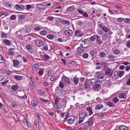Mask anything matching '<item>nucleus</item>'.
I'll use <instances>...</instances> for the list:
<instances>
[{"label": "nucleus", "mask_w": 130, "mask_h": 130, "mask_svg": "<svg viewBox=\"0 0 130 130\" xmlns=\"http://www.w3.org/2000/svg\"><path fill=\"white\" fill-rule=\"evenodd\" d=\"M13 62L14 66L15 67L17 66L20 64L19 61L16 59H14L13 61Z\"/></svg>", "instance_id": "obj_32"}, {"label": "nucleus", "mask_w": 130, "mask_h": 130, "mask_svg": "<svg viewBox=\"0 0 130 130\" xmlns=\"http://www.w3.org/2000/svg\"><path fill=\"white\" fill-rule=\"evenodd\" d=\"M80 40L82 41L80 44L82 46L85 48H87L90 46L91 42L88 39H82Z\"/></svg>", "instance_id": "obj_1"}, {"label": "nucleus", "mask_w": 130, "mask_h": 130, "mask_svg": "<svg viewBox=\"0 0 130 130\" xmlns=\"http://www.w3.org/2000/svg\"><path fill=\"white\" fill-rule=\"evenodd\" d=\"M106 53L104 52H101L99 54V56L101 57H106Z\"/></svg>", "instance_id": "obj_30"}, {"label": "nucleus", "mask_w": 130, "mask_h": 130, "mask_svg": "<svg viewBox=\"0 0 130 130\" xmlns=\"http://www.w3.org/2000/svg\"><path fill=\"white\" fill-rule=\"evenodd\" d=\"M105 113H99L98 116L99 118H100L103 116H105Z\"/></svg>", "instance_id": "obj_58"}, {"label": "nucleus", "mask_w": 130, "mask_h": 130, "mask_svg": "<svg viewBox=\"0 0 130 130\" xmlns=\"http://www.w3.org/2000/svg\"><path fill=\"white\" fill-rule=\"evenodd\" d=\"M77 10L79 13L80 14H82L84 13V11L81 8H78L77 9Z\"/></svg>", "instance_id": "obj_41"}, {"label": "nucleus", "mask_w": 130, "mask_h": 130, "mask_svg": "<svg viewBox=\"0 0 130 130\" xmlns=\"http://www.w3.org/2000/svg\"><path fill=\"white\" fill-rule=\"evenodd\" d=\"M85 120V119H81L79 118V121L78 122V123H77V125H78V124H80L81 123L83 122Z\"/></svg>", "instance_id": "obj_56"}, {"label": "nucleus", "mask_w": 130, "mask_h": 130, "mask_svg": "<svg viewBox=\"0 0 130 130\" xmlns=\"http://www.w3.org/2000/svg\"><path fill=\"white\" fill-rule=\"evenodd\" d=\"M36 6L37 8L41 9H43L45 7V5L42 3L37 4H36Z\"/></svg>", "instance_id": "obj_21"}, {"label": "nucleus", "mask_w": 130, "mask_h": 130, "mask_svg": "<svg viewBox=\"0 0 130 130\" xmlns=\"http://www.w3.org/2000/svg\"><path fill=\"white\" fill-rule=\"evenodd\" d=\"M67 102L68 101L67 99H63L62 103H61V104L63 106V108H64L66 107Z\"/></svg>", "instance_id": "obj_25"}, {"label": "nucleus", "mask_w": 130, "mask_h": 130, "mask_svg": "<svg viewBox=\"0 0 130 130\" xmlns=\"http://www.w3.org/2000/svg\"><path fill=\"white\" fill-rule=\"evenodd\" d=\"M39 66L38 64H35L32 66V70L34 72H36L39 70Z\"/></svg>", "instance_id": "obj_14"}, {"label": "nucleus", "mask_w": 130, "mask_h": 130, "mask_svg": "<svg viewBox=\"0 0 130 130\" xmlns=\"http://www.w3.org/2000/svg\"><path fill=\"white\" fill-rule=\"evenodd\" d=\"M16 18V16L15 15H12L10 17V19L12 20H14Z\"/></svg>", "instance_id": "obj_57"}, {"label": "nucleus", "mask_w": 130, "mask_h": 130, "mask_svg": "<svg viewBox=\"0 0 130 130\" xmlns=\"http://www.w3.org/2000/svg\"><path fill=\"white\" fill-rule=\"evenodd\" d=\"M96 35H94L93 36H91L89 38V40L93 42L95 41L96 39Z\"/></svg>", "instance_id": "obj_36"}, {"label": "nucleus", "mask_w": 130, "mask_h": 130, "mask_svg": "<svg viewBox=\"0 0 130 130\" xmlns=\"http://www.w3.org/2000/svg\"><path fill=\"white\" fill-rule=\"evenodd\" d=\"M113 72V71H112L110 75H111L112 77V80L117 81L118 79V71H114Z\"/></svg>", "instance_id": "obj_3"}, {"label": "nucleus", "mask_w": 130, "mask_h": 130, "mask_svg": "<svg viewBox=\"0 0 130 130\" xmlns=\"http://www.w3.org/2000/svg\"><path fill=\"white\" fill-rule=\"evenodd\" d=\"M47 37L49 39L52 40L54 38L55 36L52 34H50L47 35Z\"/></svg>", "instance_id": "obj_33"}, {"label": "nucleus", "mask_w": 130, "mask_h": 130, "mask_svg": "<svg viewBox=\"0 0 130 130\" xmlns=\"http://www.w3.org/2000/svg\"><path fill=\"white\" fill-rule=\"evenodd\" d=\"M64 82H60V84L59 85V86L61 88H62L64 87V84L63 83Z\"/></svg>", "instance_id": "obj_54"}, {"label": "nucleus", "mask_w": 130, "mask_h": 130, "mask_svg": "<svg viewBox=\"0 0 130 130\" xmlns=\"http://www.w3.org/2000/svg\"><path fill=\"white\" fill-rule=\"evenodd\" d=\"M39 53L40 54V57L43 59L45 61H47L49 60L50 58V57L47 54H44V55H42L41 54L42 53V52H39Z\"/></svg>", "instance_id": "obj_11"}, {"label": "nucleus", "mask_w": 130, "mask_h": 130, "mask_svg": "<svg viewBox=\"0 0 130 130\" xmlns=\"http://www.w3.org/2000/svg\"><path fill=\"white\" fill-rule=\"evenodd\" d=\"M120 53V51L118 49L115 50L114 51L113 53L116 55H118Z\"/></svg>", "instance_id": "obj_53"}, {"label": "nucleus", "mask_w": 130, "mask_h": 130, "mask_svg": "<svg viewBox=\"0 0 130 130\" xmlns=\"http://www.w3.org/2000/svg\"><path fill=\"white\" fill-rule=\"evenodd\" d=\"M89 54L87 53H85L83 55V57L84 58H88L89 56Z\"/></svg>", "instance_id": "obj_51"}, {"label": "nucleus", "mask_w": 130, "mask_h": 130, "mask_svg": "<svg viewBox=\"0 0 130 130\" xmlns=\"http://www.w3.org/2000/svg\"><path fill=\"white\" fill-rule=\"evenodd\" d=\"M60 98H57L55 99V101L54 102L55 105H57V104L59 102Z\"/></svg>", "instance_id": "obj_50"}, {"label": "nucleus", "mask_w": 130, "mask_h": 130, "mask_svg": "<svg viewBox=\"0 0 130 130\" xmlns=\"http://www.w3.org/2000/svg\"><path fill=\"white\" fill-rule=\"evenodd\" d=\"M5 61V59L2 55L0 54V63H4Z\"/></svg>", "instance_id": "obj_40"}, {"label": "nucleus", "mask_w": 130, "mask_h": 130, "mask_svg": "<svg viewBox=\"0 0 130 130\" xmlns=\"http://www.w3.org/2000/svg\"><path fill=\"white\" fill-rule=\"evenodd\" d=\"M32 7V6L31 5H26V9L27 10H30Z\"/></svg>", "instance_id": "obj_59"}, {"label": "nucleus", "mask_w": 130, "mask_h": 130, "mask_svg": "<svg viewBox=\"0 0 130 130\" xmlns=\"http://www.w3.org/2000/svg\"><path fill=\"white\" fill-rule=\"evenodd\" d=\"M62 81H69V78L67 77L64 76L62 78Z\"/></svg>", "instance_id": "obj_44"}, {"label": "nucleus", "mask_w": 130, "mask_h": 130, "mask_svg": "<svg viewBox=\"0 0 130 130\" xmlns=\"http://www.w3.org/2000/svg\"><path fill=\"white\" fill-rule=\"evenodd\" d=\"M126 46L128 48H130V41H128L126 44Z\"/></svg>", "instance_id": "obj_64"}, {"label": "nucleus", "mask_w": 130, "mask_h": 130, "mask_svg": "<svg viewBox=\"0 0 130 130\" xmlns=\"http://www.w3.org/2000/svg\"><path fill=\"white\" fill-rule=\"evenodd\" d=\"M63 108V106L61 104H59L57 106V108H58V109H61L62 108Z\"/></svg>", "instance_id": "obj_63"}, {"label": "nucleus", "mask_w": 130, "mask_h": 130, "mask_svg": "<svg viewBox=\"0 0 130 130\" xmlns=\"http://www.w3.org/2000/svg\"><path fill=\"white\" fill-rule=\"evenodd\" d=\"M124 18H119L117 19V21L119 23L122 22L124 21Z\"/></svg>", "instance_id": "obj_45"}, {"label": "nucleus", "mask_w": 130, "mask_h": 130, "mask_svg": "<svg viewBox=\"0 0 130 130\" xmlns=\"http://www.w3.org/2000/svg\"><path fill=\"white\" fill-rule=\"evenodd\" d=\"M11 88L14 90H16L19 88V87L17 85H15L12 86Z\"/></svg>", "instance_id": "obj_42"}, {"label": "nucleus", "mask_w": 130, "mask_h": 130, "mask_svg": "<svg viewBox=\"0 0 130 130\" xmlns=\"http://www.w3.org/2000/svg\"><path fill=\"white\" fill-rule=\"evenodd\" d=\"M120 130H128V129L126 126L123 125H121L119 126Z\"/></svg>", "instance_id": "obj_26"}, {"label": "nucleus", "mask_w": 130, "mask_h": 130, "mask_svg": "<svg viewBox=\"0 0 130 130\" xmlns=\"http://www.w3.org/2000/svg\"><path fill=\"white\" fill-rule=\"evenodd\" d=\"M99 27L101 28L103 31L106 33L108 32L109 29L108 28L105 26V25L103 23H101L98 25Z\"/></svg>", "instance_id": "obj_9"}, {"label": "nucleus", "mask_w": 130, "mask_h": 130, "mask_svg": "<svg viewBox=\"0 0 130 130\" xmlns=\"http://www.w3.org/2000/svg\"><path fill=\"white\" fill-rule=\"evenodd\" d=\"M93 88L95 91H99L101 88V85L99 84H95L93 85Z\"/></svg>", "instance_id": "obj_16"}, {"label": "nucleus", "mask_w": 130, "mask_h": 130, "mask_svg": "<svg viewBox=\"0 0 130 130\" xmlns=\"http://www.w3.org/2000/svg\"><path fill=\"white\" fill-rule=\"evenodd\" d=\"M40 34L42 36H45L47 34V32L46 31L43 30L40 31Z\"/></svg>", "instance_id": "obj_39"}, {"label": "nucleus", "mask_w": 130, "mask_h": 130, "mask_svg": "<svg viewBox=\"0 0 130 130\" xmlns=\"http://www.w3.org/2000/svg\"><path fill=\"white\" fill-rule=\"evenodd\" d=\"M119 100V99L118 97H115L112 98V101L113 103L115 104L118 102Z\"/></svg>", "instance_id": "obj_29"}, {"label": "nucleus", "mask_w": 130, "mask_h": 130, "mask_svg": "<svg viewBox=\"0 0 130 130\" xmlns=\"http://www.w3.org/2000/svg\"><path fill=\"white\" fill-rule=\"evenodd\" d=\"M34 26V27L33 30L35 32L38 31L42 29V27L41 25L39 24H35Z\"/></svg>", "instance_id": "obj_10"}, {"label": "nucleus", "mask_w": 130, "mask_h": 130, "mask_svg": "<svg viewBox=\"0 0 130 130\" xmlns=\"http://www.w3.org/2000/svg\"><path fill=\"white\" fill-rule=\"evenodd\" d=\"M82 14L85 17H88V15L86 12L84 11V13Z\"/></svg>", "instance_id": "obj_62"}, {"label": "nucleus", "mask_w": 130, "mask_h": 130, "mask_svg": "<svg viewBox=\"0 0 130 130\" xmlns=\"http://www.w3.org/2000/svg\"><path fill=\"white\" fill-rule=\"evenodd\" d=\"M109 59V60L110 61H114L115 60V56L112 55H109L107 57Z\"/></svg>", "instance_id": "obj_28"}, {"label": "nucleus", "mask_w": 130, "mask_h": 130, "mask_svg": "<svg viewBox=\"0 0 130 130\" xmlns=\"http://www.w3.org/2000/svg\"><path fill=\"white\" fill-rule=\"evenodd\" d=\"M124 22L127 24L130 23V19L126 18L124 19Z\"/></svg>", "instance_id": "obj_47"}, {"label": "nucleus", "mask_w": 130, "mask_h": 130, "mask_svg": "<svg viewBox=\"0 0 130 130\" xmlns=\"http://www.w3.org/2000/svg\"><path fill=\"white\" fill-rule=\"evenodd\" d=\"M101 72H97L96 73L98 75V78L99 79V81H103L107 80H106V75L104 74H101Z\"/></svg>", "instance_id": "obj_2"}, {"label": "nucleus", "mask_w": 130, "mask_h": 130, "mask_svg": "<svg viewBox=\"0 0 130 130\" xmlns=\"http://www.w3.org/2000/svg\"><path fill=\"white\" fill-rule=\"evenodd\" d=\"M36 84L35 82H29V86L30 87H34L35 86Z\"/></svg>", "instance_id": "obj_37"}, {"label": "nucleus", "mask_w": 130, "mask_h": 130, "mask_svg": "<svg viewBox=\"0 0 130 130\" xmlns=\"http://www.w3.org/2000/svg\"><path fill=\"white\" fill-rule=\"evenodd\" d=\"M101 100H101L100 98H98L96 99L95 100H93V102L94 103H96L97 102H101Z\"/></svg>", "instance_id": "obj_48"}, {"label": "nucleus", "mask_w": 130, "mask_h": 130, "mask_svg": "<svg viewBox=\"0 0 130 130\" xmlns=\"http://www.w3.org/2000/svg\"><path fill=\"white\" fill-rule=\"evenodd\" d=\"M26 120V122L27 123V126L29 128L30 127H31V124L30 123L28 122L27 119H25Z\"/></svg>", "instance_id": "obj_61"}, {"label": "nucleus", "mask_w": 130, "mask_h": 130, "mask_svg": "<svg viewBox=\"0 0 130 130\" xmlns=\"http://www.w3.org/2000/svg\"><path fill=\"white\" fill-rule=\"evenodd\" d=\"M103 107L102 104H99L96 105L95 107V109L99 110L102 108Z\"/></svg>", "instance_id": "obj_35"}, {"label": "nucleus", "mask_w": 130, "mask_h": 130, "mask_svg": "<svg viewBox=\"0 0 130 130\" xmlns=\"http://www.w3.org/2000/svg\"><path fill=\"white\" fill-rule=\"evenodd\" d=\"M95 114L92 117H90L88 120V121L86 122L87 124H88V125L89 126H91L94 123L93 119L95 118L94 117V115H96Z\"/></svg>", "instance_id": "obj_4"}, {"label": "nucleus", "mask_w": 130, "mask_h": 130, "mask_svg": "<svg viewBox=\"0 0 130 130\" xmlns=\"http://www.w3.org/2000/svg\"><path fill=\"white\" fill-rule=\"evenodd\" d=\"M35 43L36 45L39 47L42 46L44 45L43 42V41L41 40H37Z\"/></svg>", "instance_id": "obj_17"}, {"label": "nucleus", "mask_w": 130, "mask_h": 130, "mask_svg": "<svg viewBox=\"0 0 130 130\" xmlns=\"http://www.w3.org/2000/svg\"><path fill=\"white\" fill-rule=\"evenodd\" d=\"M127 94V93H121L119 95V97L120 99H126L127 97L126 96Z\"/></svg>", "instance_id": "obj_22"}, {"label": "nucleus", "mask_w": 130, "mask_h": 130, "mask_svg": "<svg viewBox=\"0 0 130 130\" xmlns=\"http://www.w3.org/2000/svg\"><path fill=\"white\" fill-rule=\"evenodd\" d=\"M14 78L17 80H21L22 79V76L19 75L15 76Z\"/></svg>", "instance_id": "obj_38"}, {"label": "nucleus", "mask_w": 130, "mask_h": 130, "mask_svg": "<svg viewBox=\"0 0 130 130\" xmlns=\"http://www.w3.org/2000/svg\"><path fill=\"white\" fill-rule=\"evenodd\" d=\"M15 7L16 9L19 11H22L24 10L25 7L23 6L18 4L15 5Z\"/></svg>", "instance_id": "obj_18"}, {"label": "nucleus", "mask_w": 130, "mask_h": 130, "mask_svg": "<svg viewBox=\"0 0 130 130\" xmlns=\"http://www.w3.org/2000/svg\"><path fill=\"white\" fill-rule=\"evenodd\" d=\"M81 46H80L77 48V52H79L80 53H82V52L84 51L85 49L84 48Z\"/></svg>", "instance_id": "obj_27"}, {"label": "nucleus", "mask_w": 130, "mask_h": 130, "mask_svg": "<svg viewBox=\"0 0 130 130\" xmlns=\"http://www.w3.org/2000/svg\"><path fill=\"white\" fill-rule=\"evenodd\" d=\"M64 33L66 36L68 37L71 36L73 34L72 30L70 29L66 30L64 31Z\"/></svg>", "instance_id": "obj_6"}, {"label": "nucleus", "mask_w": 130, "mask_h": 130, "mask_svg": "<svg viewBox=\"0 0 130 130\" xmlns=\"http://www.w3.org/2000/svg\"><path fill=\"white\" fill-rule=\"evenodd\" d=\"M31 104L32 106L36 107L38 106L37 102L34 100H32L31 102Z\"/></svg>", "instance_id": "obj_31"}, {"label": "nucleus", "mask_w": 130, "mask_h": 130, "mask_svg": "<svg viewBox=\"0 0 130 130\" xmlns=\"http://www.w3.org/2000/svg\"><path fill=\"white\" fill-rule=\"evenodd\" d=\"M81 125L82 126L81 128L83 130H86L88 128V125L86 122L82 124Z\"/></svg>", "instance_id": "obj_24"}, {"label": "nucleus", "mask_w": 130, "mask_h": 130, "mask_svg": "<svg viewBox=\"0 0 130 130\" xmlns=\"http://www.w3.org/2000/svg\"><path fill=\"white\" fill-rule=\"evenodd\" d=\"M71 64L74 66H76L77 64V63L75 61H73L71 62Z\"/></svg>", "instance_id": "obj_60"}, {"label": "nucleus", "mask_w": 130, "mask_h": 130, "mask_svg": "<svg viewBox=\"0 0 130 130\" xmlns=\"http://www.w3.org/2000/svg\"><path fill=\"white\" fill-rule=\"evenodd\" d=\"M76 121L75 117L72 115L67 120V122L68 124L71 125L74 123Z\"/></svg>", "instance_id": "obj_7"}, {"label": "nucleus", "mask_w": 130, "mask_h": 130, "mask_svg": "<svg viewBox=\"0 0 130 130\" xmlns=\"http://www.w3.org/2000/svg\"><path fill=\"white\" fill-rule=\"evenodd\" d=\"M111 72V70L109 68L107 69L105 71V73L106 74L109 75Z\"/></svg>", "instance_id": "obj_43"}, {"label": "nucleus", "mask_w": 130, "mask_h": 130, "mask_svg": "<svg viewBox=\"0 0 130 130\" xmlns=\"http://www.w3.org/2000/svg\"><path fill=\"white\" fill-rule=\"evenodd\" d=\"M124 72L123 71H120L118 73V76L120 77H122L124 74Z\"/></svg>", "instance_id": "obj_49"}, {"label": "nucleus", "mask_w": 130, "mask_h": 130, "mask_svg": "<svg viewBox=\"0 0 130 130\" xmlns=\"http://www.w3.org/2000/svg\"><path fill=\"white\" fill-rule=\"evenodd\" d=\"M75 35L76 36L80 37H83L84 35L82 32L78 30H76L75 31Z\"/></svg>", "instance_id": "obj_15"}, {"label": "nucleus", "mask_w": 130, "mask_h": 130, "mask_svg": "<svg viewBox=\"0 0 130 130\" xmlns=\"http://www.w3.org/2000/svg\"><path fill=\"white\" fill-rule=\"evenodd\" d=\"M106 104L111 107H112L113 106V103L109 101L107 102L106 103Z\"/></svg>", "instance_id": "obj_55"}, {"label": "nucleus", "mask_w": 130, "mask_h": 130, "mask_svg": "<svg viewBox=\"0 0 130 130\" xmlns=\"http://www.w3.org/2000/svg\"><path fill=\"white\" fill-rule=\"evenodd\" d=\"M89 53L93 57H94L96 55V51L95 50H93L89 52Z\"/></svg>", "instance_id": "obj_23"}, {"label": "nucleus", "mask_w": 130, "mask_h": 130, "mask_svg": "<svg viewBox=\"0 0 130 130\" xmlns=\"http://www.w3.org/2000/svg\"><path fill=\"white\" fill-rule=\"evenodd\" d=\"M2 37L5 38H7L8 36L7 34L6 33L4 32H2Z\"/></svg>", "instance_id": "obj_46"}, {"label": "nucleus", "mask_w": 130, "mask_h": 130, "mask_svg": "<svg viewBox=\"0 0 130 130\" xmlns=\"http://www.w3.org/2000/svg\"><path fill=\"white\" fill-rule=\"evenodd\" d=\"M59 21L62 23L63 25H69L70 24V22L69 20H65L64 19L61 20V18H59Z\"/></svg>", "instance_id": "obj_13"}, {"label": "nucleus", "mask_w": 130, "mask_h": 130, "mask_svg": "<svg viewBox=\"0 0 130 130\" xmlns=\"http://www.w3.org/2000/svg\"><path fill=\"white\" fill-rule=\"evenodd\" d=\"M86 111L88 113V116L92 115L93 113L92 109L91 107H87L86 108Z\"/></svg>", "instance_id": "obj_12"}, {"label": "nucleus", "mask_w": 130, "mask_h": 130, "mask_svg": "<svg viewBox=\"0 0 130 130\" xmlns=\"http://www.w3.org/2000/svg\"><path fill=\"white\" fill-rule=\"evenodd\" d=\"M43 49L45 51H47L48 50V45L46 44L44 45L43 47Z\"/></svg>", "instance_id": "obj_52"}, {"label": "nucleus", "mask_w": 130, "mask_h": 130, "mask_svg": "<svg viewBox=\"0 0 130 130\" xmlns=\"http://www.w3.org/2000/svg\"><path fill=\"white\" fill-rule=\"evenodd\" d=\"M96 38L97 43L99 45L102 44L103 42L101 40V37L98 35H96Z\"/></svg>", "instance_id": "obj_20"}, {"label": "nucleus", "mask_w": 130, "mask_h": 130, "mask_svg": "<svg viewBox=\"0 0 130 130\" xmlns=\"http://www.w3.org/2000/svg\"><path fill=\"white\" fill-rule=\"evenodd\" d=\"M75 10L74 6L73 5L72 6H70L67 8L66 9V11L68 12H73Z\"/></svg>", "instance_id": "obj_19"}, {"label": "nucleus", "mask_w": 130, "mask_h": 130, "mask_svg": "<svg viewBox=\"0 0 130 130\" xmlns=\"http://www.w3.org/2000/svg\"><path fill=\"white\" fill-rule=\"evenodd\" d=\"M102 39L103 40H106L109 38V36L107 34H105L103 35L102 37Z\"/></svg>", "instance_id": "obj_34"}, {"label": "nucleus", "mask_w": 130, "mask_h": 130, "mask_svg": "<svg viewBox=\"0 0 130 130\" xmlns=\"http://www.w3.org/2000/svg\"><path fill=\"white\" fill-rule=\"evenodd\" d=\"M88 113L86 111H82L79 114V117L80 119H85V117H87L88 116Z\"/></svg>", "instance_id": "obj_5"}, {"label": "nucleus", "mask_w": 130, "mask_h": 130, "mask_svg": "<svg viewBox=\"0 0 130 130\" xmlns=\"http://www.w3.org/2000/svg\"><path fill=\"white\" fill-rule=\"evenodd\" d=\"M25 47L28 51V53L29 54L32 53H33V50L32 49V45L30 44H28L26 45Z\"/></svg>", "instance_id": "obj_8"}]
</instances>
